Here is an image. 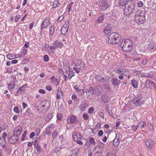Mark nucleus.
I'll use <instances>...</instances> for the list:
<instances>
[{
  "instance_id": "1",
  "label": "nucleus",
  "mask_w": 156,
  "mask_h": 156,
  "mask_svg": "<svg viewBox=\"0 0 156 156\" xmlns=\"http://www.w3.org/2000/svg\"><path fill=\"white\" fill-rule=\"evenodd\" d=\"M120 45L125 52L130 51L133 48L131 41L128 39L122 40L120 44Z\"/></svg>"
},
{
  "instance_id": "2",
  "label": "nucleus",
  "mask_w": 156,
  "mask_h": 156,
  "mask_svg": "<svg viewBox=\"0 0 156 156\" xmlns=\"http://www.w3.org/2000/svg\"><path fill=\"white\" fill-rule=\"evenodd\" d=\"M135 5L134 1L129 0L124 9V14L129 15L134 11Z\"/></svg>"
},
{
  "instance_id": "3",
  "label": "nucleus",
  "mask_w": 156,
  "mask_h": 156,
  "mask_svg": "<svg viewBox=\"0 0 156 156\" xmlns=\"http://www.w3.org/2000/svg\"><path fill=\"white\" fill-rule=\"evenodd\" d=\"M121 39V36L117 33H114L110 34L109 38L108 43L111 44H118Z\"/></svg>"
},
{
  "instance_id": "4",
  "label": "nucleus",
  "mask_w": 156,
  "mask_h": 156,
  "mask_svg": "<svg viewBox=\"0 0 156 156\" xmlns=\"http://www.w3.org/2000/svg\"><path fill=\"white\" fill-rule=\"evenodd\" d=\"M99 4L100 9L102 11H105L108 7V4L106 0H101Z\"/></svg>"
},
{
  "instance_id": "5",
  "label": "nucleus",
  "mask_w": 156,
  "mask_h": 156,
  "mask_svg": "<svg viewBox=\"0 0 156 156\" xmlns=\"http://www.w3.org/2000/svg\"><path fill=\"white\" fill-rule=\"evenodd\" d=\"M22 130V129L20 126H17L14 129V136L15 138H17L21 134Z\"/></svg>"
},
{
  "instance_id": "6",
  "label": "nucleus",
  "mask_w": 156,
  "mask_h": 156,
  "mask_svg": "<svg viewBox=\"0 0 156 156\" xmlns=\"http://www.w3.org/2000/svg\"><path fill=\"white\" fill-rule=\"evenodd\" d=\"M84 64L85 66L86 65L82 61L79 59H76V58H74L72 62V64L73 65H75L76 67H81L82 64Z\"/></svg>"
},
{
  "instance_id": "7",
  "label": "nucleus",
  "mask_w": 156,
  "mask_h": 156,
  "mask_svg": "<svg viewBox=\"0 0 156 156\" xmlns=\"http://www.w3.org/2000/svg\"><path fill=\"white\" fill-rule=\"evenodd\" d=\"M141 98L140 97H137L136 98L133 100L132 103L136 106H140L144 102V101L140 100Z\"/></svg>"
},
{
  "instance_id": "8",
  "label": "nucleus",
  "mask_w": 156,
  "mask_h": 156,
  "mask_svg": "<svg viewBox=\"0 0 156 156\" xmlns=\"http://www.w3.org/2000/svg\"><path fill=\"white\" fill-rule=\"evenodd\" d=\"M146 11L145 10H139L136 13L135 18L138 20V18L145 17Z\"/></svg>"
},
{
  "instance_id": "9",
  "label": "nucleus",
  "mask_w": 156,
  "mask_h": 156,
  "mask_svg": "<svg viewBox=\"0 0 156 156\" xmlns=\"http://www.w3.org/2000/svg\"><path fill=\"white\" fill-rule=\"evenodd\" d=\"M50 21L47 18H45L41 25V29L46 28L50 24Z\"/></svg>"
},
{
  "instance_id": "10",
  "label": "nucleus",
  "mask_w": 156,
  "mask_h": 156,
  "mask_svg": "<svg viewBox=\"0 0 156 156\" xmlns=\"http://www.w3.org/2000/svg\"><path fill=\"white\" fill-rule=\"evenodd\" d=\"M144 142L148 148V150H151L153 148L154 145V142L152 140H144Z\"/></svg>"
},
{
  "instance_id": "11",
  "label": "nucleus",
  "mask_w": 156,
  "mask_h": 156,
  "mask_svg": "<svg viewBox=\"0 0 156 156\" xmlns=\"http://www.w3.org/2000/svg\"><path fill=\"white\" fill-rule=\"evenodd\" d=\"M94 90V91L98 96L100 95L103 91V89L100 85H98L95 87Z\"/></svg>"
},
{
  "instance_id": "12",
  "label": "nucleus",
  "mask_w": 156,
  "mask_h": 156,
  "mask_svg": "<svg viewBox=\"0 0 156 156\" xmlns=\"http://www.w3.org/2000/svg\"><path fill=\"white\" fill-rule=\"evenodd\" d=\"M100 15L99 16L98 18L95 21L96 24H98L102 23L105 18V15L102 14V13L100 14Z\"/></svg>"
},
{
  "instance_id": "13",
  "label": "nucleus",
  "mask_w": 156,
  "mask_h": 156,
  "mask_svg": "<svg viewBox=\"0 0 156 156\" xmlns=\"http://www.w3.org/2000/svg\"><path fill=\"white\" fill-rule=\"evenodd\" d=\"M112 30L111 26L110 25L108 24L104 28V33L106 35H108L109 34Z\"/></svg>"
},
{
  "instance_id": "14",
  "label": "nucleus",
  "mask_w": 156,
  "mask_h": 156,
  "mask_svg": "<svg viewBox=\"0 0 156 156\" xmlns=\"http://www.w3.org/2000/svg\"><path fill=\"white\" fill-rule=\"evenodd\" d=\"M85 68L86 66H85L82 64L81 65V67H74L73 69L76 73H80V70H83Z\"/></svg>"
},
{
  "instance_id": "15",
  "label": "nucleus",
  "mask_w": 156,
  "mask_h": 156,
  "mask_svg": "<svg viewBox=\"0 0 156 156\" xmlns=\"http://www.w3.org/2000/svg\"><path fill=\"white\" fill-rule=\"evenodd\" d=\"M111 82L112 84L114 85L117 86L119 85L121 83L120 80H118L116 78H113L111 79Z\"/></svg>"
},
{
  "instance_id": "16",
  "label": "nucleus",
  "mask_w": 156,
  "mask_h": 156,
  "mask_svg": "<svg viewBox=\"0 0 156 156\" xmlns=\"http://www.w3.org/2000/svg\"><path fill=\"white\" fill-rule=\"evenodd\" d=\"M53 44L56 48H61L63 45V44L61 42H59L58 40H56L54 43Z\"/></svg>"
},
{
  "instance_id": "17",
  "label": "nucleus",
  "mask_w": 156,
  "mask_h": 156,
  "mask_svg": "<svg viewBox=\"0 0 156 156\" xmlns=\"http://www.w3.org/2000/svg\"><path fill=\"white\" fill-rule=\"evenodd\" d=\"M138 20H136V18H135V21L138 24H141L144 23L146 20L145 17L138 18Z\"/></svg>"
},
{
  "instance_id": "18",
  "label": "nucleus",
  "mask_w": 156,
  "mask_h": 156,
  "mask_svg": "<svg viewBox=\"0 0 156 156\" xmlns=\"http://www.w3.org/2000/svg\"><path fill=\"white\" fill-rule=\"evenodd\" d=\"M119 144V137H117V135H116L115 138L113 140V144L115 147H117Z\"/></svg>"
},
{
  "instance_id": "19",
  "label": "nucleus",
  "mask_w": 156,
  "mask_h": 156,
  "mask_svg": "<svg viewBox=\"0 0 156 156\" xmlns=\"http://www.w3.org/2000/svg\"><path fill=\"white\" fill-rule=\"evenodd\" d=\"M73 137L74 140H76L80 139L82 138L81 136L78 132L75 133L73 134Z\"/></svg>"
},
{
  "instance_id": "20",
  "label": "nucleus",
  "mask_w": 156,
  "mask_h": 156,
  "mask_svg": "<svg viewBox=\"0 0 156 156\" xmlns=\"http://www.w3.org/2000/svg\"><path fill=\"white\" fill-rule=\"evenodd\" d=\"M148 48L151 51H154L156 50V45L154 44L150 43L148 45Z\"/></svg>"
},
{
  "instance_id": "21",
  "label": "nucleus",
  "mask_w": 156,
  "mask_h": 156,
  "mask_svg": "<svg viewBox=\"0 0 156 156\" xmlns=\"http://www.w3.org/2000/svg\"><path fill=\"white\" fill-rule=\"evenodd\" d=\"M122 75L128 76V79H129L130 77V76L129 75V71L126 69H122Z\"/></svg>"
},
{
  "instance_id": "22",
  "label": "nucleus",
  "mask_w": 156,
  "mask_h": 156,
  "mask_svg": "<svg viewBox=\"0 0 156 156\" xmlns=\"http://www.w3.org/2000/svg\"><path fill=\"white\" fill-rule=\"evenodd\" d=\"M76 120V117L74 115L72 116L69 119H69H67V121L69 124L70 123H73Z\"/></svg>"
},
{
  "instance_id": "23",
  "label": "nucleus",
  "mask_w": 156,
  "mask_h": 156,
  "mask_svg": "<svg viewBox=\"0 0 156 156\" xmlns=\"http://www.w3.org/2000/svg\"><path fill=\"white\" fill-rule=\"evenodd\" d=\"M68 27H66L63 26L61 30V34L64 35H66L68 32Z\"/></svg>"
},
{
  "instance_id": "24",
  "label": "nucleus",
  "mask_w": 156,
  "mask_h": 156,
  "mask_svg": "<svg viewBox=\"0 0 156 156\" xmlns=\"http://www.w3.org/2000/svg\"><path fill=\"white\" fill-rule=\"evenodd\" d=\"M131 83L133 87L135 88H137L138 87V83L137 81L135 79L131 81Z\"/></svg>"
},
{
  "instance_id": "25",
  "label": "nucleus",
  "mask_w": 156,
  "mask_h": 156,
  "mask_svg": "<svg viewBox=\"0 0 156 156\" xmlns=\"http://www.w3.org/2000/svg\"><path fill=\"white\" fill-rule=\"evenodd\" d=\"M128 1V0H119V5L120 6H123L124 5L125 6Z\"/></svg>"
},
{
  "instance_id": "26",
  "label": "nucleus",
  "mask_w": 156,
  "mask_h": 156,
  "mask_svg": "<svg viewBox=\"0 0 156 156\" xmlns=\"http://www.w3.org/2000/svg\"><path fill=\"white\" fill-rule=\"evenodd\" d=\"M15 81L14 80L8 84V87L9 90L13 89L15 87Z\"/></svg>"
},
{
  "instance_id": "27",
  "label": "nucleus",
  "mask_w": 156,
  "mask_h": 156,
  "mask_svg": "<svg viewBox=\"0 0 156 156\" xmlns=\"http://www.w3.org/2000/svg\"><path fill=\"white\" fill-rule=\"evenodd\" d=\"M55 27L54 25H52L51 26L49 30L50 37L52 36L54 34L55 31Z\"/></svg>"
},
{
  "instance_id": "28",
  "label": "nucleus",
  "mask_w": 156,
  "mask_h": 156,
  "mask_svg": "<svg viewBox=\"0 0 156 156\" xmlns=\"http://www.w3.org/2000/svg\"><path fill=\"white\" fill-rule=\"evenodd\" d=\"M79 149L75 148L72 151L70 156H76L79 153Z\"/></svg>"
},
{
  "instance_id": "29",
  "label": "nucleus",
  "mask_w": 156,
  "mask_h": 156,
  "mask_svg": "<svg viewBox=\"0 0 156 156\" xmlns=\"http://www.w3.org/2000/svg\"><path fill=\"white\" fill-rule=\"evenodd\" d=\"M104 146L105 144H103L101 142H100V143L96 147L94 150L96 151L97 148L98 147L100 148L101 151H102L103 150V147H104Z\"/></svg>"
},
{
  "instance_id": "30",
  "label": "nucleus",
  "mask_w": 156,
  "mask_h": 156,
  "mask_svg": "<svg viewBox=\"0 0 156 156\" xmlns=\"http://www.w3.org/2000/svg\"><path fill=\"white\" fill-rule=\"evenodd\" d=\"M102 86L103 88L105 90H109L111 89L109 83H103Z\"/></svg>"
},
{
  "instance_id": "31",
  "label": "nucleus",
  "mask_w": 156,
  "mask_h": 156,
  "mask_svg": "<svg viewBox=\"0 0 156 156\" xmlns=\"http://www.w3.org/2000/svg\"><path fill=\"white\" fill-rule=\"evenodd\" d=\"M13 136H12L10 137L9 139V141L10 143L14 144L16 143V142L18 141V140L17 138H15L16 139L15 140H13L12 139V138L13 137Z\"/></svg>"
},
{
  "instance_id": "32",
  "label": "nucleus",
  "mask_w": 156,
  "mask_h": 156,
  "mask_svg": "<svg viewBox=\"0 0 156 156\" xmlns=\"http://www.w3.org/2000/svg\"><path fill=\"white\" fill-rule=\"evenodd\" d=\"M59 2L58 0H55L53 5V8L55 9L56 7H58L59 5Z\"/></svg>"
},
{
  "instance_id": "33",
  "label": "nucleus",
  "mask_w": 156,
  "mask_h": 156,
  "mask_svg": "<svg viewBox=\"0 0 156 156\" xmlns=\"http://www.w3.org/2000/svg\"><path fill=\"white\" fill-rule=\"evenodd\" d=\"M151 81L149 80H147L146 81L145 83L144 84V87L146 88H150V86L151 85Z\"/></svg>"
},
{
  "instance_id": "34",
  "label": "nucleus",
  "mask_w": 156,
  "mask_h": 156,
  "mask_svg": "<svg viewBox=\"0 0 156 156\" xmlns=\"http://www.w3.org/2000/svg\"><path fill=\"white\" fill-rule=\"evenodd\" d=\"M123 68H120L115 69L114 70V71L116 73H117L119 74L122 75Z\"/></svg>"
},
{
  "instance_id": "35",
  "label": "nucleus",
  "mask_w": 156,
  "mask_h": 156,
  "mask_svg": "<svg viewBox=\"0 0 156 156\" xmlns=\"http://www.w3.org/2000/svg\"><path fill=\"white\" fill-rule=\"evenodd\" d=\"M31 113L30 110L29 108H28L25 113H24V116L27 117H29L31 115Z\"/></svg>"
},
{
  "instance_id": "36",
  "label": "nucleus",
  "mask_w": 156,
  "mask_h": 156,
  "mask_svg": "<svg viewBox=\"0 0 156 156\" xmlns=\"http://www.w3.org/2000/svg\"><path fill=\"white\" fill-rule=\"evenodd\" d=\"M6 142L2 141V140L1 138H0V145L3 147H6Z\"/></svg>"
},
{
  "instance_id": "37",
  "label": "nucleus",
  "mask_w": 156,
  "mask_h": 156,
  "mask_svg": "<svg viewBox=\"0 0 156 156\" xmlns=\"http://www.w3.org/2000/svg\"><path fill=\"white\" fill-rule=\"evenodd\" d=\"M50 80L52 81V83L54 84H55L57 81V79L55 78L54 76H52L50 78Z\"/></svg>"
},
{
  "instance_id": "38",
  "label": "nucleus",
  "mask_w": 156,
  "mask_h": 156,
  "mask_svg": "<svg viewBox=\"0 0 156 156\" xmlns=\"http://www.w3.org/2000/svg\"><path fill=\"white\" fill-rule=\"evenodd\" d=\"M83 119L85 120H87L89 119V116L88 114L86 113H84L83 115Z\"/></svg>"
},
{
  "instance_id": "39",
  "label": "nucleus",
  "mask_w": 156,
  "mask_h": 156,
  "mask_svg": "<svg viewBox=\"0 0 156 156\" xmlns=\"http://www.w3.org/2000/svg\"><path fill=\"white\" fill-rule=\"evenodd\" d=\"M27 130L24 131L23 134V135H22V138L21 139V141H23L24 140L25 137H26V134H27Z\"/></svg>"
},
{
  "instance_id": "40",
  "label": "nucleus",
  "mask_w": 156,
  "mask_h": 156,
  "mask_svg": "<svg viewBox=\"0 0 156 156\" xmlns=\"http://www.w3.org/2000/svg\"><path fill=\"white\" fill-rule=\"evenodd\" d=\"M73 2H71L68 5V12L69 13L70 11L72 10L71 7L73 5Z\"/></svg>"
},
{
  "instance_id": "41",
  "label": "nucleus",
  "mask_w": 156,
  "mask_h": 156,
  "mask_svg": "<svg viewBox=\"0 0 156 156\" xmlns=\"http://www.w3.org/2000/svg\"><path fill=\"white\" fill-rule=\"evenodd\" d=\"M94 88L93 87H90L88 90V92L90 93H91L94 94Z\"/></svg>"
},
{
  "instance_id": "42",
  "label": "nucleus",
  "mask_w": 156,
  "mask_h": 156,
  "mask_svg": "<svg viewBox=\"0 0 156 156\" xmlns=\"http://www.w3.org/2000/svg\"><path fill=\"white\" fill-rule=\"evenodd\" d=\"M7 58L9 59H12L13 58H15L14 56L12 54H8L7 55Z\"/></svg>"
},
{
  "instance_id": "43",
  "label": "nucleus",
  "mask_w": 156,
  "mask_h": 156,
  "mask_svg": "<svg viewBox=\"0 0 156 156\" xmlns=\"http://www.w3.org/2000/svg\"><path fill=\"white\" fill-rule=\"evenodd\" d=\"M89 141L91 144L92 145H94L95 144V142L94 139L93 137H90Z\"/></svg>"
},
{
  "instance_id": "44",
  "label": "nucleus",
  "mask_w": 156,
  "mask_h": 156,
  "mask_svg": "<svg viewBox=\"0 0 156 156\" xmlns=\"http://www.w3.org/2000/svg\"><path fill=\"white\" fill-rule=\"evenodd\" d=\"M50 128V127L48 126L47 127L46 130V134L47 135H49L51 134V132L50 131V130L49 129V128Z\"/></svg>"
},
{
  "instance_id": "45",
  "label": "nucleus",
  "mask_w": 156,
  "mask_h": 156,
  "mask_svg": "<svg viewBox=\"0 0 156 156\" xmlns=\"http://www.w3.org/2000/svg\"><path fill=\"white\" fill-rule=\"evenodd\" d=\"M14 111L17 114H18L20 113V111L19 110L18 107L17 106L15 107L13 109Z\"/></svg>"
},
{
  "instance_id": "46",
  "label": "nucleus",
  "mask_w": 156,
  "mask_h": 156,
  "mask_svg": "<svg viewBox=\"0 0 156 156\" xmlns=\"http://www.w3.org/2000/svg\"><path fill=\"white\" fill-rule=\"evenodd\" d=\"M94 108L93 107H91L90 108L88 111V113L89 114H92L93 112L94 111Z\"/></svg>"
},
{
  "instance_id": "47",
  "label": "nucleus",
  "mask_w": 156,
  "mask_h": 156,
  "mask_svg": "<svg viewBox=\"0 0 156 156\" xmlns=\"http://www.w3.org/2000/svg\"><path fill=\"white\" fill-rule=\"evenodd\" d=\"M78 93L80 95H83L84 93V92L83 91V90L79 89L77 91Z\"/></svg>"
},
{
  "instance_id": "48",
  "label": "nucleus",
  "mask_w": 156,
  "mask_h": 156,
  "mask_svg": "<svg viewBox=\"0 0 156 156\" xmlns=\"http://www.w3.org/2000/svg\"><path fill=\"white\" fill-rule=\"evenodd\" d=\"M43 59L44 61L45 62H47L49 60L48 56L47 55H44Z\"/></svg>"
},
{
  "instance_id": "49",
  "label": "nucleus",
  "mask_w": 156,
  "mask_h": 156,
  "mask_svg": "<svg viewBox=\"0 0 156 156\" xmlns=\"http://www.w3.org/2000/svg\"><path fill=\"white\" fill-rule=\"evenodd\" d=\"M101 77L102 76L99 75H96L95 76V79L97 81H99L101 80Z\"/></svg>"
},
{
  "instance_id": "50",
  "label": "nucleus",
  "mask_w": 156,
  "mask_h": 156,
  "mask_svg": "<svg viewBox=\"0 0 156 156\" xmlns=\"http://www.w3.org/2000/svg\"><path fill=\"white\" fill-rule=\"evenodd\" d=\"M63 62L64 66H65L67 67L69 66V64L68 61L65 60Z\"/></svg>"
},
{
  "instance_id": "51",
  "label": "nucleus",
  "mask_w": 156,
  "mask_h": 156,
  "mask_svg": "<svg viewBox=\"0 0 156 156\" xmlns=\"http://www.w3.org/2000/svg\"><path fill=\"white\" fill-rule=\"evenodd\" d=\"M43 29H41L40 30V33L39 34V36L40 37H42V36H44L45 35V33L43 32Z\"/></svg>"
},
{
  "instance_id": "52",
  "label": "nucleus",
  "mask_w": 156,
  "mask_h": 156,
  "mask_svg": "<svg viewBox=\"0 0 156 156\" xmlns=\"http://www.w3.org/2000/svg\"><path fill=\"white\" fill-rule=\"evenodd\" d=\"M58 135L57 132L55 131H54L52 133V136L54 138H55L57 137Z\"/></svg>"
},
{
  "instance_id": "53",
  "label": "nucleus",
  "mask_w": 156,
  "mask_h": 156,
  "mask_svg": "<svg viewBox=\"0 0 156 156\" xmlns=\"http://www.w3.org/2000/svg\"><path fill=\"white\" fill-rule=\"evenodd\" d=\"M69 23L68 20H66V21L65 23V24H64L63 25V26L66 27H69Z\"/></svg>"
},
{
  "instance_id": "54",
  "label": "nucleus",
  "mask_w": 156,
  "mask_h": 156,
  "mask_svg": "<svg viewBox=\"0 0 156 156\" xmlns=\"http://www.w3.org/2000/svg\"><path fill=\"white\" fill-rule=\"evenodd\" d=\"M20 17V15H18L16 16L15 18V21L16 22L18 21Z\"/></svg>"
},
{
  "instance_id": "55",
  "label": "nucleus",
  "mask_w": 156,
  "mask_h": 156,
  "mask_svg": "<svg viewBox=\"0 0 156 156\" xmlns=\"http://www.w3.org/2000/svg\"><path fill=\"white\" fill-rule=\"evenodd\" d=\"M36 136H37L39 135V133L40 132L41 129L39 128H37L36 129Z\"/></svg>"
},
{
  "instance_id": "56",
  "label": "nucleus",
  "mask_w": 156,
  "mask_h": 156,
  "mask_svg": "<svg viewBox=\"0 0 156 156\" xmlns=\"http://www.w3.org/2000/svg\"><path fill=\"white\" fill-rule=\"evenodd\" d=\"M103 133V131L102 130H101L99 131L98 133V135L99 136H102Z\"/></svg>"
},
{
  "instance_id": "57",
  "label": "nucleus",
  "mask_w": 156,
  "mask_h": 156,
  "mask_svg": "<svg viewBox=\"0 0 156 156\" xmlns=\"http://www.w3.org/2000/svg\"><path fill=\"white\" fill-rule=\"evenodd\" d=\"M72 98L74 101H76L77 100L76 95L75 94H73L72 96Z\"/></svg>"
},
{
  "instance_id": "58",
  "label": "nucleus",
  "mask_w": 156,
  "mask_h": 156,
  "mask_svg": "<svg viewBox=\"0 0 156 156\" xmlns=\"http://www.w3.org/2000/svg\"><path fill=\"white\" fill-rule=\"evenodd\" d=\"M73 73H74L73 72H71V73H69V74L68 75V78L69 79H71L73 76H74V74H73Z\"/></svg>"
},
{
  "instance_id": "59",
  "label": "nucleus",
  "mask_w": 156,
  "mask_h": 156,
  "mask_svg": "<svg viewBox=\"0 0 156 156\" xmlns=\"http://www.w3.org/2000/svg\"><path fill=\"white\" fill-rule=\"evenodd\" d=\"M34 145L35 147H36L39 146L37 140H35L34 142Z\"/></svg>"
},
{
  "instance_id": "60",
  "label": "nucleus",
  "mask_w": 156,
  "mask_h": 156,
  "mask_svg": "<svg viewBox=\"0 0 156 156\" xmlns=\"http://www.w3.org/2000/svg\"><path fill=\"white\" fill-rule=\"evenodd\" d=\"M138 126L137 125H133L132 126V128L133 130L134 131H135L137 129Z\"/></svg>"
},
{
  "instance_id": "61",
  "label": "nucleus",
  "mask_w": 156,
  "mask_h": 156,
  "mask_svg": "<svg viewBox=\"0 0 156 156\" xmlns=\"http://www.w3.org/2000/svg\"><path fill=\"white\" fill-rule=\"evenodd\" d=\"M156 7V4L154 3H152V4L151 5V8L152 9H155Z\"/></svg>"
},
{
  "instance_id": "62",
  "label": "nucleus",
  "mask_w": 156,
  "mask_h": 156,
  "mask_svg": "<svg viewBox=\"0 0 156 156\" xmlns=\"http://www.w3.org/2000/svg\"><path fill=\"white\" fill-rule=\"evenodd\" d=\"M34 24V22H33L32 23H30L29 27V29L30 30H31L32 29Z\"/></svg>"
},
{
  "instance_id": "63",
  "label": "nucleus",
  "mask_w": 156,
  "mask_h": 156,
  "mask_svg": "<svg viewBox=\"0 0 156 156\" xmlns=\"http://www.w3.org/2000/svg\"><path fill=\"white\" fill-rule=\"evenodd\" d=\"M43 46L45 48V50H47L48 48L49 47V45L46 43L44 44Z\"/></svg>"
},
{
  "instance_id": "64",
  "label": "nucleus",
  "mask_w": 156,
  "mask_h": 156,
  "mask_svg": "<svg viewBox=\"0 0 156 156\" xmlns=\"http://www.w3.org/2000/svg\"><path fill=\"white\" fill-rule=\"evenodd\" d=\"M143 3L141 1H139L138 3V5L139 7H142L143 6Z\"/></svg>"
}]
</instances>
